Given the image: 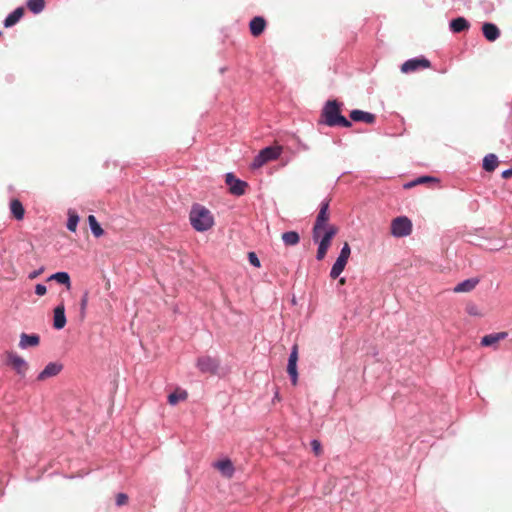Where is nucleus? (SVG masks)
I'll list each match as a JSON object with an SVG mask.
<instances>
[{
	"mask_svg": "<svg viewBox=\"0 0 512 512\" xmlns=\"http://www.w3.org/2000/svg\"><path fill=\"white\" fill-rule=\"evenodd\" d=\"M343 103L336 99L328 100L321 111L320 123L329 127H345L352 126V122L341 114Z\"/></svg>",
	"mask_w": 512,
	"mask_h": 512,
	"instance_id": "1",
	"label": "nucleus"
},
{
	"mask_svg": "<svg viewBox=\"0 0 512 512\" xmlns=\"http://www.w3.org/2000/svg\"><path fill=\"white\" fill-rule=\"evenodd\" d=\"M189 219L192 227L198 232L209 230L214 225L211 212L200 204H194L191 208Z\"/></svg>",
	"mask_w": 512,
	"mask_h": 512,
	"instance_id": "2",
	"label": "nucleus"
},
{
	"mask_svg": "<svg viewBox=\"0 0 512 512\" xmlns=\"http://www.w3.org/2000/svg\"><path fill=\"white\" fill-rule=\"evenodd\" d=\"M328 209L329 201L325 199L320 204V209L312 229V239L314 242H318L321 230L324 229L325 224L328 221Z\"/></svg>",
	"mask_w": 512,
	"mask_h": 512,
	"instance_id": "3",
	"label": "nucleus"
},
{
	"mask_svg": "<svg viewBox=\"0 0 512 512\" xmlns=\"http://www.w3.org/2000/svg\"><path fill=\"white\" fill-rule=\"evenodd\" d=\"M412 232V222L406 216H399L393 219L391 224V234L394 237H405Z\"/></svg>",
	"mask_w": 512,
	"mask_h": 512,
	"instance_id": "4",
	"label": "nucleus"
},
{
	"mask_svg": "<svg viewBox=\"0 0 512 512\" xmlns=\"http://www.w3.org/2000/svg\"><path fill=\"white\" fill-rule=\"evenodd\" d=\"M337 233V229L334 227V226H329L326 230H325V233L324 235L319 239H318V249H317V254H316V259L317 260H322L330 245H331V241L333 239V237L336 235Z\"/></svg>",
	"mask_w": 512,
	"mask_h": 512,
	"instance_id": "5",
	"label": "nucleus"
},
{
	"mask_svg": "<svg viewBox=\"0 0 512 512\" xmlns=\"http://www.w3.org/2000/svg\"><path fill=\"white\" fill-rule=\"evenodd\" d=\"M431 66V62L425 58L424 56L421 57H414L411 59H408L401 65V72L408 74L412 73L421 69H426Z\"/></svg>",
	"mask_w": 512,
	"mask_h": 512,
	"instance_id": "6",
	"label": "nucleus"
},
{
	"mask_svg": "<svg viewBox=\"0 0 512 512\" xmlns=\"http://www.w3.org/2000/svg\"><path fill=\"white\" fill-rule=\"evenodd\" d=\"M225 182L229 187L231 194L235 196H242L245 194V190L248 186L247 182L236 178L232 172L226 173Z\"/></svg>",
	"mask_w": 512,
	"mask_h": 512,
	"instance_id": "7",
	"label": "nucleus"
},
{
	"mask_svg": "<svg viewBox=\"0 0 512 512\" xmlns=\"http://www.w3.org/2000/svg\"><path fill=\"white\" fill-rule=\"evenodd\" d=\"M196 367L202 373L216 374L219 370L220 362L217 358L202 356L197 359Z\"/></svg>",
	"mask_w": 512,
	"mask_h": 512,
	"instance_id": "8",
	"label": "nucleus"
},
{
	"mask_svg": "<svg viewBox=\"0 0 512 512\" xmlns=\"http://www.w3.org/2000/svg\"><path fill=\"white\" fill-rule=\"evenodd\" d=\"M6 363L13 367L17 375L25 377L28 369V363L24 358L14 352H8Z\"/></svg>",
	"mask_w": 512,
	"mask_h": 512,
	"instance_id": "9",
	"label": "nucleus"
},
{
	"mask_svg": "<svg viewBox=\"0 0 512 512\" xmlns=\"http://www.w3.org/2000/svg\"><path fill=\"white\" fill-rule=\"evenodd\" d=\"M63 370V364L55 361L49 362L44 369L37 375L38 381H44L48 378L58 375Z\"/></svg>",
	"mask_w": 512,
	"mask_h": 512,
	"instance_id": "10",
	"label": "nucleus"
},
{
	"mask_svg": "<svg viewBox=\"0 0 512 512\" xmlns=\"http://www.w3.org/2000/svg\"><path fill=\"white\" fill-rule=\"evenodd\" d=\"M40 335L37 333H21L18 346L20 349L25 350L29 348L37 347L40 344Z\"/></svg>",
	"mask_w": 512,
	"mask_h": 512,
	"instance_id": "11",
	"label": "nucleus"
},
{
	"mask_svg": "<svg viewBox=\"0 0 512 512\" xmlns=\"http://www.w3.org/2000/svg\"><path fill=\"white\" fill-rule=\"evenodd\" d=\"M349 116H350L351 122L354 121V122H364V123H368V124H373L376 120V116L373 113L359 110V109L352 110L350 112Z\"/></svg>",
	"mask_w": 512,
	"mask_h": 512,
	"instance_id": "12",
	"label": "nucleus"
},
{
	"mask_svg": "<svg viewBox=\"0 0 512 512\" xmlns=\"http://www.w3.org/2000/svg\"><path fill=\"white\" fill-rule=\"evenodd\" d=\"M66 325L65 308L63 304L57 305L54 309L53 327L61 330Z\"/></svg>",
	"mask_w": 512,
	"mask_h": 512,
	"instance_id": "13",
	"label": "nucleus"
},
{
	"mask_svg": "<svg viewBox=\"0 0 512 512\" xmlns=\"http://www.w3.org/2000/svg\"><path fill=\"white\" fill-rule=\"evenodd\" d=\"M266 27V21L262 16H255L251 19L249 23L250 33L257 37L261 35Z\"/></svg>",
	"mask_w": 512,
	"mask_h": 512,
	"instance_id": "14",
	"label": "nucleus"
},
{
	"mask_svg": "<svg viewBox=\"0 0 512 512\" xmlns=\"http://www.w3.org/2000/svg\"><path fill=\"white\" fill-rule=\"evenodd\" d=\"M482 33L486 40L493 42L497 40L500 36V30L499 28L491 22H485L482 25Z\"/></svg>",
	"mask_w": 512,
	"mask_h": 512,
	"instance_id": "15",
	"label": "nucleus"
},
{
	"mask_svg": "<svg viewBox=\"0 0 512 512\" xmlns=\"http://www.w3.org/2000/svg\"><path fill=\"white\" fill-rule=\"evenodd\" d=\"M469 28V21L462 16L456 17L449 22V29L453 33H461L468 30Z\"/></svg>",
	"mask_w": 512,
	"mask_h": 512,
	"instance_id": "16",
	"label": "nucleus"
},
{
	"mask_svg": "<svg viewBox=\"0 0 512 512\" xmlns=\"http://www.w3.org/2000/svg\"><path fill=\"white\" fill-rule=\"evenodd\" d=\"M507 337L506 332L491 333L481 338L480 344L483 347H490Z\"/></svg>",
	"mask_w": 512,
	"mask_h": 512,
	"instance_id": "17",
	"label": "nucleus"
},
{
	"mask_svg": "<svg viewBox=\"0 0 512 512\" xmlns=\"http://www.w3.org/2000/svg\"><path fill=\"white\" fill-rule=\"evenodd\" d=\"M214 466L224 475L227 477H231L234 472L235 468L232 463V461L229 458H225L222 460H219L215 462Z\"/></svg>",
	"mask_w": 512,
	"mask_h": 512,
	"instance_id": "18",
	"label": "nucleus"
},
{
	"mask_svg": "<svg viewBox=\"0 0 512 512\" xmlns=\"http://www.w3.org/2000/svg\"><path fill=\"white\" fill-rule=\"evenodd\" d=\"M23 15H24V8L23 7L16 8L14 11L9 13L7 15V17L5 18V20L3 22L4 27L9 28V27L14 26L16 23H18L20 21V19L23 17Z\"/></svg>",
	"mask_w": 512,
	"mask_h": 512,
	"instance_id": "19",
	"label": "nucleus"
},
{
	"mask_svg": "<svg viewBox=\"0 0 512 512\" xmlns=\"http://www.w3.org/2000/svg\"><path fill=\"white\" fill-rule=\"evenodd\" d=\"M261 157H264L266 162L276 160L281 154V148L277 146H268L263 148L261 151Z\"/></svg>",
	"mask_w": 512,
	"mask_h": 512,
	"instance_id": "20",
	"label": "nucleus"
},
{
	"mask_svg": "<svg viewBox=\"0 0 512 512\" xmlns=\"http://www.w3.org/2000/svg\"><path fill=\"white\" fill-rule=\"evenodd\" d=\"M55 280L57 283L64 285L66 288H71L70 275L65 271H59L47 278V281Z\"/></svg>",
	"mask_w": 512,
	"mask_h": 512,
	"instance_id": "21",
	"label": "nucleus"
},
{
	"mask_svg": "<svg viewBox=\"0 0 512 512\" xmlns=\"http://www.w3.org/2000/svg\"><path fill=\"white\" fill-rule=\"evenodd\" d=\"M10 211L16 220H22L25 215L23 204L18 199H13L10 202Z\"/></svg>",
	"mask_w": 512,
	"mask_h": 512,
	"instance_id": "22",
	"label": "nucleus"
},
{
	"mask_svg": "<svg viewBox=\"0 0 512 512\" xmlns=\"http://www.w3.org/2000/svg\"><path fill=\"white\" fill-rule=\"evenodd\" d=\"M498 166V157L489 153L483 158L482 167L486 172H493Z\"/></svg>",
	"mask_w": 512,
	"mask_h": 512,
	"instance_id": "23",
	"label": "nucleus"
},
{
	"mask_svg": "<svg viewBox=\"0 0 512 512\" xmlns=\"http://www.w3.org/2000/svg\"><path fill=\"white\" fill-rule=\"evenodd\" d=\"M282 241L287 246H295L300 241V236L296 231H287L282 234Z\"/></svg>",
	"mask_w": 512,
	"mask_h": 512,
	"instance_id": "24",
	"label": "nucleus"
},
{
	"mask_svg": "<svg viewBox=\"0 0 512 512\" xmlns=\"http://www.w3.org/2000/svg\"><path fill=\"white\" fill-rule=\"evenodd\" d=\"M88 223L90 230L95 237L98 238L104 234V230L102 229L100 223L97 221L94 215L88 216Z\"/></svg>",
	"mask_w": 512,
	"mask_h": 512,
	"instance_id": "25",
	"label": "nucleus"
},
{
	"mask_svg": "<svg viewBox=\"0 0 512 512\" xmlns=\"http://www.w3.org/2000/svg\"><path fill=\"white\" fill-rule=\"evenodd\" d=\"M287 373H288V376L290 378L292 385H296L298 383V377H299L298 367H297L296 362H293L292 360L291 361L288 360Z\"/></svg>",
	"mask_w": 512,
	"mask_h": 512,
	"instance_id": "26",
	"label": "nucleus"
},
{
	"mask_svg": "<svg viewBox=\"0 0 512 512\" xmlns=\"http://www.w3.org/2000/svg\"><path fill=\"white\" fill-rule=\"evenodd\" d=\"M188 394L187 391L181 390V391H174L168 395L167 401L171 406H175L180 401H183L187 398Z\"/></svg>",
	"mask_w": 512,
	"mask_h": 512,
	"instance_id": "27",
	"label": "nucleus"
},
{
	"mask_svg": "<svg viewBox=\"0 0 512 512\" xmlns=\"http://www.w3.org/2000/svg\"><path fill=\"white\" fill-rule=\"evenodd\" d=\"M346 264H347V261L342 260V258L341 259L337 258L331 268V271H330L331 278H333V279L338 278L340 276V274L343 272Z\"/></svg>",
	"mask_w": 512,
	"mask_h": 512,
	"instance_id": "28",
	"label": "nucleus"
},
{
	"mask_svg": "<svg viewBox=\"0 0 512 512\" xmlns=\"http://www.w3.org/2000/svg\"><path fill=\"white\" fill-rule=\"evenodd\" d=\"M79 221H80L79 215L76 212L69 210L68 220H67V224H66L67 229L71 232H75Z\"/></svg>",
	"mask_w": 512,
	"mask_h": 512,
	"instance_id": "29",
	"label": "nucleus"
},
{
	"mask_svg": "<svg viewBox=\"0 0 512 512\" xmlns=\"http://www.w3.org/2000/svg\"><path fill=\"white\" fill-rule=\"evenodd\" d=\"M27 7L33 14H39L45 7V0H28Z\"/></svg>",
	"mask_w": 512,
	"mask_h": 512,
	"instance_id": "30",
	"label": "nucleus"
},
{
	"mask_svg": "<svg viewBox=\"0 0 512 512\" xmlns=\"http://www.w3.org/2000/svg\"><path fill=\"white\" fill-rule=\"evenodd\" d=\"M480 283L478 277H471L455 284L453 288H475Z\"/></svg>",
	"mask_w": 512,
	"mask_h": 512,
	"instance_id": "31",
	"label": "nucleus"
},
{
	"mask_svg": "<svg viewBox=\"0 0 512 512\" xmlns=\"http://www.w3.org/2000/svg\"><path fill=\"white\" fill-rule=\"evenodd\" d=\"M465 311L470 316H475V317H481L482 316V312L480 311L479 307L475 303H473V302H469V303L466 304Z\"/></svg>",
	"mask_w": 512,
	"mask_h": 512,
	"instance_id": "32",
	"label": "nucleus"
},
{
	"mask_svg": "<svg viewBox=\"0 0 512 512\" xmlns=\"http://www.w3.org/2000/svg\"><path fill=\"white\" fill-rule=\"evenodd\" d=\"M351 254V249L348 243H344L337 258L348 261Z\"/></svg>",
	"mask_w": 512,
	"mask_h": 512,
	"instance_id": "33",
	"label": "nucleus"
},
{
	"mask_svg": "<svg viewBox=\"0 0 512 512\" xmlns=\"http://www.w3.org/2000/svg\"><path fill=\"white\" fill-rule=\"evenodd\" d=\"M311 450L316 456H319L322 453V444L317 439H312L310 441Z\"/></svg>",
	"mask_w": 512,
	"mask_h": 512,
	"instance_id": "34",
	"label": "nucleus"
},
{
	"mask_svg": "<svg viewBox=\"0 0 512 512\" xmlns=\"http://www.w3.org/2000/svg\"><path fill=\"white\" fill-rule=\"evenodd\" d=\"M266 160L264 159V157H261V153L259 152L253 159V162H252V168H260L262 167L264 164H266Z\"/></svg>",
	"mask_w": 512,
	"mask_h": 512,
	"instance_id": "35",
	"label": "nucleus"
},
{
	"mask_svg": "<svg viewBox=\"0 0 512 512\" xmlns=\"http://www.w3.org/2000/svg\"><path fill=\"white\" fill-rule=\"evenodd\" d=\"M298 359H299V353H298V345L297 344H294L291 348V351H290V354H289V357H288V360L289 361H293V362H296L298 363Z\"/></svg>",
	"mask_w": 512,
	"mask_h": 512,
	"instance_id": "36",
	"label": "nucleus"
},
{
	"mask_svg": "<svg viewBox=\"0 0 512 512\" xmlns=\"http://www.w3.org/2000/svg\"><path fill=\"white\" fill-rule=\"evenodd\" d=\"M87 302H88V292L86 290L85 293L82 295V297L80 299V312H81L82 316H84V314H85V309L87 307Z\"/></svg>",
	"mask_w": 512,
	"mask_h": 512,
	"instance_id": "37",
	"label": "nucleus"
},
{
	"mask_svg": "<svg viewBox=\"0 0 512 512\" xmlns=\"http://www.w3.org/2000/svg\"><path fill=\"white\" fill-rule=\"evenodd\" d=\"M249 263L254 267H260V260L255 252L248 253Z\"/></svg>",
	"mask_w": 512,
	"mask_h": 512,
	"instance_id": "38",
	"label": "nucleus"
},
{
	"mask_svg": "<svg viewBox=\"0 0 512 512\" xmlns=\"http://www.w3.org/2000/svg\"><path fill=\"white\" fill-rule=\"evenodd\" d=\"M436 180L434 177H431V176H421L419 177L417 180H415L414 182H411L409 184L406 185V187H411L415 184H418V183H425V182H429V181H434Z\"/></svg>",
	"mask_w": 512,
	"mask_h": 512,
	"instance_id": "39",
	"label": "nucleus"
},
{
	"mask_svg": "<svg viewBox=\"0 0 512 512\" xmlns=\"http://www.w3.org/2000/svg\"><path fill=\"white\" fill-rule=\"evenodd\" d=\"M128 501V495L125 494V493H118L117 496H116V505L117 506H122L124 504H126Z\"/></svg>",
	"mask_w": 512,
	"mask_h": 512,
	"instance_id": "40",
	"label": "nucleus"
},
{
	"mask_svg": "<svg viewBox=\"0 0 512 512\" xmlns=\"http://www.w3.org/2000/svg\"><path fill=\"white\" fill-rule=\"evenodd\" d=\"M504 245H505V244H504V242H503V241L498 240L496 243H493V244L489 247V249H490L491 251H498V250H500L501 248H503V247H504Z\"/></svg>",
	"mask_w": 512,
	"mask_h": 512,
	"instance_id": "41",
	"label": "nucleus"
},
{
	"mask_svg": "<svg viewBox=\"0 0 512 512\" xmlns=\"http://www.w3.org/2000/svg\"><path fill=\"white\" fill-rule=\"evenodd\" d=\"M42 271H43V268H40V269H38V270H34V271H32V272H30V273H29L28 278H30V279H34V278H36V277H37V276H38Z\"/></svg>",
	"mask_w": 512,
	"mask_h": 512,
	"instance_id": "42",
	"label": "nucleus"
},
{
	"mask_svg": "<svg viewBox=\"0 0 512 512\" xmlns=\"http://www.w3.org/2000/svg\"><path fill=\"white\" fill-rule=\"evenodd\" d=\"M501 176L504 179L510 178L512 176V168H508V169L504 170L502 172Z\"/></svg>",
	"mask_w": 512,
	"mask_h": 512,
	"instance_id": "43",
	"label": "nucleus"
},
{
	"mask_svg": "<svg viewBox=\"0 0 512 512\" xmlns=\"http://www.w3.org/2000/svg\"><path fill=\"white\" fill-rule=\"evenodd\" d=\"M35 294L38 296H44L48 290H34Z\"/></svg>",
	"mask_w": 512,
	"mask_h": 512,
	"instance_id": "44",
	"label": "nucleus"
},
{
	"mask_svg": "<svg viewBox=\"0 0 512 512\" xmlns=\"http://www.w3.org/2000/svg\"><path fill=\"white\" fill-rule=\"evenodd\" d=\"M291 304L292 305H296L297 304V300H296L295 295H292V297H291Z\"/></svg>",
	"mask_w": 512,
	"mask_h": 512,
	"instance_id": "45",
	"label": "nucleus"
},
{
	"mask_svg": "<svg viewBox=\"0 0 512 512\" xmlns=\"http://www.w3.org/2000/svg\"><path fill=\"white\" fill-rule=\"evenodd\" d=\"M34 288H46V286L43 283H37Z\"/></svg>",
	"mask_w": 512,
	"mask_h": 512,
	"instance_id": "46",
	"label": "nucleus"
},
{
	"mask_svg": "<svg viewBox=\"0 0 512 512\" xmlns=\"http://www.w3.org/2000/svg\"><path fill=\"white\" fill-rule=\"evenodd\" d=\"M275 399H279V392L278 391H276L275 394H274L273 400H275Z\"/></svg>",
	"mask_w": 512,
	"mask_h": 512,
	"instance_id": "47",
	"label": "nucleus"
},
{
	"mask_svg": "<svg viewBox=\"0 0 512 512\" xmlns=\"http://www.w3.org/2000/svg\"><path fill=\"white\" fill-rule=\"evenodd\" d=\"M455 292H465L466 290H460V289H457V290H454Z\"/></svg>",
	"mask_w": 512,
	"mask_h": 512,
	"instance_id": "48",
	"label": "nucleus"
},
{
	"mask_svg": "<svg viewBox=\"0 0 512 512\" xmlns=\"http://www.w3.org/2000/svg\"><path fill=\"white\" fill-rule=\"evenodd\" d=\"M340 283H341V284H344V278H341V279H340Z\"/></svg>",
	"mask_w": 512,
	"mask_h": 512,
	"instance_id": "49",
	"label": "nucleus"
},
{
	"mask_svg": "<svg viewBox=\"0 0 512 512\" xmlns=\"http://www.w3.org/2000/svg\"><path fill=\"white\" fill-rule=\"evenodd\" d=\"M2 34V32L0 31V35Z\"/></svg>",
	"mask_w": 512,
	"mask_h": 512,
	"instance_id": "50",
	"label": "nucleus"
}]
</instances>
